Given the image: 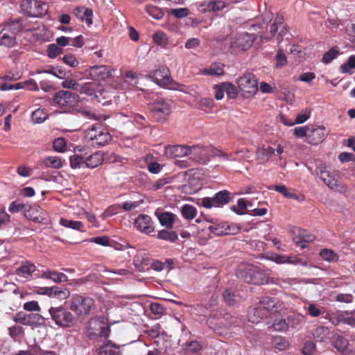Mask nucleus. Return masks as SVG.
I'll return each mask as SVG.
<instances>
[{
	"label": "nucleus",
	"mask_w": 355,
	"mask_h": 355,
	"mask_svg": "<svg viewBox=\"0 0 355 355\" xmlns=\"http://www.w3.org/2000/svg\"><path fill=\"white\" fill-rule=\"evenodd\" d=\"M60 224L64 227H69L73 230L83 231V224L80 221L62 218L60 220Z\"/></svg>",
	"instance_id": "nucleus-41"
},
{
	"label": "nucleus",
	"mask_w": 355,
	"mask_h": 355,
	"mask_svg": "<svg viewBox=\"0 0 355 355\" xmlns=\"http://www.w3.org/2000/svg\"><path fill=\"white\" fill-rule=\"evenodd\" d=\"M87 334L90 338H107L110 335V329L103 320L94 318L87 324Z\"/></svg>",
	"instance_id": "nucleus-9"
},
{
	"label": "nucleus",
	"mask_w": 355,
	"mask_h": 355,
	"mask_svg": "<svg viewBox=\"0 0 355 355\" xmlns=\"http://www.w3.org/2000/svg\"><path fill=\"white\" fill-rule=\"evenodd\" d=\"M181 214L185 219L192 220L196 216L197 209L191 205H184L181 207Z\"/></svg>",
	"instance_id": "nucleus-38"
},
{
	"label": "nucleus",
	"mask_w": 355,
	"mask_h": 355,
	"mask_svg": "<svg viewBox=\"0 0 355 355\" xmlns=\"http://www.w3.org/2000/svg\"><path fill=\"white\" fill-rule=\"evenodd\" d=\"M318 169L319 170L318 174L320 178L329 189L340 193H345L347 191V187L335 178L334 175L327 169L325 164H320Z\"/></svg>",
	"instance_id": "nucleus-8"
},
{
	"label": "nucleus",
	"mask_w": 355,
	"mask_h": 355,
	"mask_svg": "<svg viewBox=\"0 0 355 355\" xmlns=\"http://www.w3.org/2000/svg\"><path fill=\"white\" fill-rule=\"evenodd\" d=\"M302 353L304 355H315V345L314 343L311 341L306 342L303 347Z\"/></svg>",
	"instance_id": "nucleus-59"
},
{
	"label": "nucleus",
	"mask_w": 355,
	"mask_h": 355,
	"mask_svg": "<svg viewBox=\"0 0 355 355\" xmlns=\"http://www.w3.org/2000/svg\"><path fill=\"white\" fill-rule=\"evenodd\" d=\"M14 320L23 325L37 327L45 324V318L42 315L35 313H26L22 311L17 313Z\"/></svg>",
	"instance_id": "nucleus-12"
},
{
	"label": "nucleus",
	"mask_w": 355,
	"mask_h": 355,
	"mask_svg": "<svg viewBox=\"0 0 355 355\" xmlns=\"http://www.w3.org/2000/svg\"><path fill=\"white\" fill-rule=\"evenodd\" d=\"M21 30V24L18 20L5 23L0 30V46L11 49L17 44V35Z\"/></svg>",
	"instance_id": "nucleus-1"
},
{
	"label": "nucleus",
	"mask_w": 355,
	"mask_h": 355,
	"mask_svg": "<svg viewBox=\"0 0 355 355\" xmlns=\"http://www.w3.org/2000/svg\"><path fill=\"white\" fill-rule=\"evenodd\" d=\"M78 96L69 91L60 90L56 92L52 99L53 104L60 107H72L78 102Z\"/></svg>",
	"instance_id": "nucleus-10"
},
{
	"label": "nucleus",
	"mask_w": 355,
	"mask_h": 355,
	"mask_svg": "<svg viewBox=\"0 0 355 355\" xmlns=\"http://www.w3.org/2000/svg\"><path fill=\"white\" fill-rule=\"evenodd\" d=\"M48 117L47 114L43 109L38 108L32 112L31 119L34 123H42Z\"/></svg>",
	"instance_id": "nucleus-39"
},
{
	"label": "nucleus",
	"mask_w": 355,
	"mask_h": 355,
	"mask_svg": "<svg viewBox=\"0 0 355 355\" xmlns=\"http://www.w3.org/2000/svg\"><path fill=\"white\" fill-rule=\"evenodd\" d=\"M327 135L328 132L324 126L314 127L312 125L310 126L306 141L311 144H318L321 143Z\"/></svg>",
	"instance_id": "nucleus-17"
},
{
	"label": "nucleus",
	"mask_w": 355,
	"mask_h": 355,
	"mask_svg": "<svg viewBox=\"0 0 355 355\" xmlns=\"http://www.w3.org/2000/svg\"><path fill=\"white\" fill-rule=\"evenodd\" d=\"M207 8L209 10H220L225 8V3L219 0L212 1L207 4Z\"/></svg>",
	"instance_id": "nucleus-61"
},
{
	"label": "nucleus",
	"mask_w": 355,
	"mask_h": 355,
	"mask_svg": "<svg viewBox=\"0 0 355 355\" xmlns=\"http://www.w3.org/2000/svg\"><path fill=\"white\" fill-rule=\"evenodd\" d=\"M23 5L33 7V10L26 9V13L33 17L42 16L48 10V5L40 0H24Z\"/></svg>",
	"instance_id": "nucleus-16"
},
{
	"label": "nucleus",
	"mask_w": 355,
	"mask_h": 355,
	"mask_svg": "<svg viewBox=\"0 0 355 355\" xmlns=\"http://www.w3.org/2000/svg\"><path fill=\"white\" fill-rule=\"evenodd\" d=\"M237 84L245 98L254 95L258 91L257 81L253 74L243 75L238 80Z\"/></svg>",
	"instance_id": "nucleus-11"
},
{
	"label": "nucleus",
	"mask_w": 355,
	"mask_h": 355,
	"mask_svg": "<svg viewBox=\"0 0 355 355\" xmlns=\"http://www.w3.org/2000/svg\"><path fill=\"white\" fill-rule=\"evenodd\" d=\"M24 309L26 311L32 312V311H40L41 308L36 301H30L27 302L24 304Z\"/></svg>",
	"instance_id": "nucleus-62"
},
{
	"label": "nucleus",
	"mask_w": 355,
	"mask_h": 355,
	"mask_svg": "<svg viewBox=\"0 0 355 355\" xmlns=\"http://www.w3.org/2000/svg\"><path fill=\"white\" fill-rule=\"evenodd\" d=\"M309 130H310V126H309V125L297 127L294 129V135L296 137H307Z\"/></svg>",
	"instance_id": "nucleus-63"
},
{
	"label": "nucleus",
	"mask_w": 355,
	"mask_h": 355,
	"mask_svg": "<svg viewBox=\"0 0 355 355\" xmlns=\"http://www.w3.org/2000/svg\"><path fill=\"white\" fill-rule=\"evenodd\" d=\"M27 207L28 205L25 204L14 201L10 205L8 210L11 213H17L19 211H22L25 214Z\"/></svg>",
	"instance_id": "nucleus-47"
},
{
	"label": "nucleus",
	"mask_w": 355,
	"mask_h": 355,
	"mask_svg": "<svg viewBox=\"0 0 355 355\" xmlns=\"http://www.w3.org/2000/svg\"><path fill=\"white\" fill-rule=\"evenodd\" d=\"M329 332V329L327 327L319 326L313 330L312 335L317 341L322 342L328 337Z\"/></svg>",
	"instance_id": "nucleus-32"
},
{
	"label": "nucleus",
	"mask_w": 355,
	"mask_h": 355,
	"mask_svg": "<svg viewBox=\"0 0 355 355\" xmlns=\"http://www.w3.org/2000/svg\"><path fill=\"white\" fill-rule=\"evenodd\" d=\"M49 313L56 325L62 327H69L73 325L74 317L63 306H51L49 309Z\"/></svg>",
	"instance_id": "nucleus-5"
},
{
	"label": "nucleus",
	"mask_w": 355,
	"mask_h": 355,
	"mask_svg": "<svg viewBox=\"0 0 355 355\" xmlns=\"http://www.w3.org/2000/svg\"><path fill=\"white\" fill-rule=\"evenodd\" d=\"M254 42V37L247 33L239 34L232 42L233 47H238L242 50H246L252 46Z\"/></svg>",
	"instance_id": "nucleus-26"
},
{
	"label": "nucleus",
	"mask_w": 355,
	"mask_h": 355,
	"mask_svg": "<svg viewBox=\"0 0 355 355\" xmlns=\"http://www.w3.org/2000/svg\"><path fill=\"white\" fill-rule=\"evenodd\" d=\"M223 298L225 302L229 305H234L239 301V296L236 295L230 290H225L223 293Z\"/></svg>",
	"instance_id": "nucleus-44"
},
{
	"label": "nucleus",
	"mask_w": 355,
	"mask_h": 355,
	"mask_svg": "<svg viewBox=\"0 0 355 355\" xmlns=\"http://www.w3.org/2000/svg\"><path fill=\"white\" fill-rule=\"evenodd\" d=\"M62 87L66 89H71L79 92L80 85L73 79L65 80L62 83Z\"/></svg>",
	"instance_id": "nucleus-58"
},
{
	"label": "nucleus",
	"mask_w": 355,
	"mask_h": 355,
	"mask_svg": "<svg viewBox=\"0 0 355 355\" xmlns=\"http://www.w3.org/2000/svg\"><path fill=\"white\" fill-rule=\"evenodd\" d=\"M272 343L273 347L279 350H284L286 349L288 345V342L281 336L275 338Z\"/></svg>",
	"instance_id": "nucleus-54"
},
{
	"label": "nucleus",
	"mask_w": 355,
	"mask_h": 355,
	"mask_svg": "<svg viewBox=\"0 0 355 355\" xmlns=\"http://www.w3.org/2000/svg\"><path fill=\"white\" fill-rule=\"evenodd\" d=\"M173 108V102L171 100L158 98L151 104L150 109L154 117L161 121L171 114Z\"/></svg>",
	"instance_id": "nucleus-7"
},
{
	"label": "nucleus",
	"mask_w": 355,
	"mask_h": 355,
	"mask_svg": "<svg viewBox=\"0 0 355 355\" xmlns=\"http://www.w3.org/2000/svg\"><path fill=\"white\" fill-rule=\"evenodd\" d=\"M110 138V135L101 125H94L85 132V142L94 148L105 145Z\"/></svg>",
	"instance_id": "nucleus-2"
},
{
	"label": "nucleus",
	"mask_w": 355,
	"mask_h": 355,
	"mask_svg": "<svg viewBox=\"0 0 355 355\" xmlns=\"http://www.w3.org/2000/svg\"><path fill=\"white\" fill-rule=\"evenodd\" d=\"M155 215H157L159 221L162 226H164L168 229L173 228V224L177 218L175 214L171 212L166 211L160 214H157V213L155 212Z\"/></svg>",
	"instance_id": "nucleus-27"
},
{
	"label": "nucleus",
	"mask_w": 355,
	"mask_h": 355,
	"mask_svg": "<svg viewBox=\"0 0 355 355\" xmlns=\"http://www.w3.org/2000/svg\"><path fill=\"white\" fill-rule=\"evenodd\" d=\"M190 147L188 146L175 145L165 147L164 155L168 158H177L189 156Z\"/></svg>",
	"instance_id": "nucleus-18"
},
{
	"label": "nucleus",
	"mask_w": 355,
	"mask_h": 355,
	"mask_svg": "<svg viewBox=\"0 0 355 355\" xmlns=\"http://www.w3.org/2000/svg\"><path fill=\"white\" fill-rule=\"evenodd\" d=\"M272 327L274 330L278 331H287L289 327V324L286 322L284 319H279L272 324Z\"/></svg>",
	"instance_id": "nucleus-51"
},
{
	"label": "nucleus",
	"mask_w": 355,
	"mask_h": 355,
	"mask_svg": "<svg viewBox=\"0 0 355 355\" xmlns=\"http://www.w3.org/2000/svg\"><path fill=\"white\" fill-rule=\"evenodd\" d=\"M94 300L89 297L80 295H73L70 300V309L77 315H85L90 313Z\"/></svg>",
	"instance_id": "nucleus-6"
},
{
	"label": "nucleus",
	"mask_w": 355,
	"mask_h": 355,
	"mask_svg": "<svg viewBox=\"0 0 355 355\" xmlns=\"http://www.w3.org/2000/svg\"><path fill=\"white\" fill-rule=\"evenodd\" d=\"M307 313L311 317H318L321 315L322 311L320 307L315 304H309L307 306Z\"/></svg>",
	"instance_id": "nucleus-57"
},
{
	"label": "nucleus",
	"mask_w": 355,
	"mask_h": 355,
	"mask_svg": "<svg viewBox=\"0 0 355 355\" xmlns=\"http://www.w3.org/2000/svg\"><path fill=\"white\" fill-rule=\"evenodd\" d=\"M340 318L343 323L355 327V311L341 313Z\"/></svg>",
	"instance_id": "nucleus-46"
},
{
	"label": "nucleus",
	"mask_w": 355,
	"mask_h": 355,
	"mask_svg": "<svg viewBox=\"0 0 355 355\" xmlns=\"http://www.w3.org/2000/svg\"><path fill=\"white\" fill-rule=\"evenodd\" d=\"M150 309L151 312L157 317H160L165 312L164 306L157 302L151 303L150 305Z\"/></svg>",
	"instance_id": "nucleus-56"
},
{
	"label": "nucleus",
	"mask_w": 355,
	"mask_h": 355,
	"mask_svg": "<svg viewBox=\"0 0 355 355\" xmlns=\"http://www.w3.org/2000/svg\"><path fill=\"white\" fill-rule=\"evenodd\" d=\"M104 157L101 153H95L85 159V166L94 168L101 165Z\"/></svg>",
	"instance_id": "nucleus-31"
},
{
	"label": "nucleus",
	"mask_w": 355,
	"mask_h": 355,
	"mask_svg": "<svg viewBox=\"0 0 355 355\" xmlns=\"http://www.w3.org/2000/svg\"><path fill=\"white\" fill-rule=\"evenodd\" d=\"M231 200L230 193L227 190H223L216 193L212 198H204L202 199V205L207 209L213 207H221L229 203Z\"/></svg>",
	"instance_id": "nucleus-13"
},
{
	"label": "nucleus",
	"mask_w": 355,
	"mask_h": 355,
	"mask_svg": "<svg viewBox=\"0 0 355 355\" xmlns=\"http://www.w3.org/2000/svg\"><path fill=\"white\" fill-rule=\"evenodd\" d=\"M275 150L272 147L268 146V148H259L257 150V159L261 163L267 162L272 156L275 155Z\"/></svg>",
	"instance_id": "nucleus-29"
},
{
	"label": "nucleus",
	"mask_w": 355,
	"mask_h": 355,
	"mask_svg": "<svg viewBox=\"0 0 355 355\" xmlns=\"http://www.w3.org/2000/svg\"><path fill=\"white\" fill-rule=\"evenodd\" d=\"M293 241L302 248L306 247V243L313 241L315 236L304 230L298 229L294 232Z\"/></svg>",
	"instance_id": "nucleus-22"
},
{
	"label": "nucleus",
	"mask_w": 355,
	"mask_h": 355,
	"mask_svg": "<svg viewBox=\"0 0 355 355\" xmlns=\"http://www.w3.org/2000/svg\"><path fill=\"white\" fill-rule=\"evenodd\" d=\"M70 296V292L67 288H62L58 286H52L51 297H56L60 300H65Z\"/></svg>",
	"instance_id": "nucleus-36"
},
{
	"label": "nucleus",
	"mask_w": 355,
	"mask_h": 355,
	"mask_svg": "<svg viewBox=\"0 0 355 355\" xmlns=\"http://www.w3.org/2000/svg\"><path fill=\"white\" fill-rule=\"evenodd\" d=\"M121 208V207L119 205H114L109 207L102 214V215H101L102 218L103 220H105L108 217H110L116 214Z\"/></svg>",
	"instance_id": "nucleus-48"
},
{
	"label": "nucleus",
	"mask_w": 355,
	"mask_h": 355,
	"mask_svg": "<svg viewBox=\"0 0 355 355\" xmlns=\"http://www.w3.org/2000/svg\"><path fill=\"white\" fill-rule=\"evenodd\" d=\"M35 265L29 261H24L20 266L16 268L15 273L19 277L26 279H30L35 272Z\"/></svg>",
	"instance_id": "nucleus-23"
},
{
	"label": "nucleus",
	"mask_w": 355,
	"mask_h": 355,
	"mask_svg": "<svg viewBox=\"0 0 355 355\" xmlns=\"http://www.w3.org/2000/svg\"><path fill=\"white\" fill-rule=\"evenodd\" d=\"M223 67L224 65L221 63H214L209 67L205 69L203 73L210 76H221L224 73Z\"/></svg>",
	"instance_id": "nucleus-37"
},
{
	"label": "nucleus",
	"mask_w": 355,
	"mask_h": 355,
	"mask_svg": "<svg viewBox=\"0 0 355 355\" xmlns=\"http://www.w3.org/2000/svg\"><path fill=\"white\" fill-rule=\"evenodd\" d=\"M53 148L58 153H63L66 150L67 144L64 138L59 137L53 141Z\"/></svg>",
	"instance_id": "nucleus-53"
},
{
	"label": "nucleus",
	"mask_w": 355,
	"mask_h": 355,
	"mask_svg": "<svg viewBox=\"0 0 355 355\" xmlns=\"http://www.w3.org/2000/svg\"><path fill=\"white\" fill-rule=\"evenodd\" d=\"M157 238L171 243H174L178 240V234L174 231L162 230L158 232Z\"/></svg>",
	"instance_id": "nucleus-35"
},
{
	"label": "nucleus",
	"mask_w": 355,
	"mask_h": 355,
	"mask_svg": "<svg viewBox=\"0 0 355 355\" xmlns=\"http://www.w3.org/2000/svg\"><path fill=\"white\" fill-rule=\"evenodd\" d=\"M134 225L137 230L146 234H149L155 230L151 218L146 214L139 215L136 218Z\"/></svg>",
	"instance_id": "nucleus-15"
},
{
	"label": "nucleus",
	"mask_w": 355,
	"mask_h": 355,
	"mask_svg": "<svg viewBox=\"0 0 355 355\" xmlns=\"http://www.w3.org/2000/svg\"><path fill=\"white\" fill-rule=\"evenodd\" d=\"M153 40L158 44H162L166 42L167 37L166 34L162 31L156 32L153 34Z\"/></svg>",
	"instance_id": "nucleus-64"
},
{
	"label": "nucleus",
	"mask_w": 355,
	"mask_h": 355,
	"mask_svg": "<svg viewBox=\"0 0 355 355\" xmlns=\"http://www.w3.org/2000/svg\"><path fill=\"white\" fill-rule=\"evenodd\" d=\"M112 71L107 65H94L86 70L87 78L98 82L105 80L112 76Z\"/></svg>",
	"instance_id": "nucleus-14"
},
{
	"label": "nucleus",
	"mask_w": 355,
	"mask_h": 355,
	"mask_svg": "<svg viewBox=\"0 0 355 355\" xmlns=\"http://www.w3.org/2000/svg\"><path fill=\"white\" fill-rule=\"evenodd\" d=\"M222 87L223 89L227 94L228 98L234 99L236 98L238 96V92L236 87L230 83H223L222 84Z\"/></svg>",
	"instance_id": "nucleus-43"
},
{
	"label": "nucleus",
	"mask_w": 355,
	"mask_h": 355,
	"mask_svg": "<svg viewBox=\"0 0 355 355\" xmlns=\"http://www.w3.org/2000/svg\"><path fill=\"white\" fill-rule=\"evenodd\" d=\"M259 303L267 315L276 313L281 306L279 302L275 297H262Z\"/></svg>",
	"instance_id": "nucleus-24"
},
{
	"label": "nucleus",
	"mask_w": 355,
	"mask_h": 355,
	"mask_svg": "<svg viewBox=\"0 0 355 355\" xmlns=\"http://www.w3.org/2000/svg\"><path fill=\"white\" fill-rule=\"evenodd\" d=\"M62 60L66 64H67L71 67H76L79 64V62L76 58V57L71 54L65 55L63 57Z\"/></svg>",
	"instance_id": "nucleus-60"
},
{
	"label": "nucleus",
	"mask_w": 355,
	"mask_h": 355,
	"mask_svg": "<svg viewBox=\"0 0 355 355\" xmlns=\"http://www.w3.org/2000/svg\"><path fill=\"white\" fill-rule=\"evenodd\" d=\"M70 164L73 168H80L85 166V159L79 155H73L70 157Z\"/></svg>",
	"instance_id": "nucleus-42"
},
{
	"label": "nucleus",
	"mask_w": 355,
	"mask_h": 355,
	"mask_svg": "<svg viewBox=\"0 0 355 355\" xmlns=\"http://www.w3.org/2000/svg\"><path fill=\"white\" fill-rule=\"evenodd\" d=\"M320 255L322 259L329 262L338 261V255L331 250L323 249L320 251Z\"/></svg>",
	"instance_id": "nucleus-40"
},
{
	"label": "nucleus",
	"mask_w": 355,
	"mask_h": 355,
	"mask_svg": "<svg viewBox=\"0 0 355 355\" xmlns=\"http://www.w3.org/2000/svg\"><path fill=\"white\" fill-rule=\"evenodd\" d=\"M247 207V199L245 198H240L237 202V207L235 206L232 207V210L236 212L238 214H243L245 213V210Z\"/></svg>",
	"instance_id": "nucleus-49"
},
{
	"label": "nucleus",
	"mask_w": 355,
	"mask_h": 355,
	"mask_svg": "<svg viewBox=\"0 0 355 355\" xmlns=\"http://www.w3.org/2000/svg\"><path fill=\"white\" fill-rule=\"evenodd\" d=\"M349 68L355 69V55H351L348 58L347 64H343L340 66L342 73H351Z\"/></svg>",
	"instance_id": "nucleus-55"
},
{
	"label": "nucleus",
	"mask_w": 355,
	"mask_h": 355,
	"mask_svg": "<svg viewBox=\"0 0 355 355\" xmlns=\"http://www.w3.org/2000/svg\"><path fill=\"white\" fill-rule=\"evenodd\" d=\"M334 347L340 353L348 355L353 352L352 345L349 340L340 335H335L332 340Z\"/></svg>",
	"instance_id": "nucleus-20"
},
{
	"label": "nucleus",
	"mask_w": 355,
	"mask_h": 355,
	"mask_svg": "<svg viewBox=\"0 0 355 355\" xmlns=\"http://www.w3.org/2000/svg\"><path fill=\"white\" fill-rule=\"evenodd\" d=\"M267 317L268 315L263 310L260 303L249 311V320L253 323H258L260 320Z\"/></svg>",
	"instance_id": "nucleus-28"
},
{
	"label": "nucleus",
	"mask_w": 355,
	"mask_h": 355,
	"mask_svg": "<svg viewBox=\"0 0 355 355\" xmlns=\"http://www.w3.org/2000/svg\"><path fill=\"white\" fill-rule=\"evenodd\" d=\"M62 53V49L58 44H51L49 45L47 55L50 58H55Z\"/></svg>",
	"instance_id": "nucleus-52"
},
{
	"label": "nucleus",
	"mask_w": 355,
	"mask_h": 355,
	"mask_svg": "<svg viewBox=\"0 0 355 355\" xmlns=\"http://www.w3.org/2000/svg\"><path fill=\"white\" fill-rule=\"evenodd\" d=\"M210 156H226L220 150L210 147L193 146L190 147L189 158L200 164H207Z\"/></svg>",
	"instance_id": "nucleus-3"
},
{
	"label": "nucleus",
	"mask_w": 355,
	"mask_h": 355,
	"mask_svg": "<svg viewBox=\"0 0 355 355\" xmlns=\"http://www.w3.org/2000/svg\"><path fill=\"white\" fill-rule=\"evenodd\" d=\"M146 11L153 18L160 19L163 17V12L157 7L153 6H146Z\"/></svg>",
	"instance_id": "nucleus-50"
},
{
	"label": "nucleus",
	"mask_w": 355,
	"mask_h": 355,
	"mask_svg": "<svg viewBox=\"0 0 355 355\" xmlns=\"http://www.w3.org/2000/svg\"><path fill=\"white\" fill-rule=\"evenodd\" d=\"M98 355H121L119 348L113 344L107 343L103 345L98 352Z\"/></svg>",
	"instance_id": "nucleus-34"
},
{
	"label": "nucleus",
	"mask_w": 355,
	"mask_h": 355,
	"mask_svg": "<svg viewBox=\"0 0 355 355\" xmlns=\"http://www.w3.org/2000/svg\"><path fill=\"white\" fill-rule=\"evenodd\" d=\"M41 277L51 279L55 283L65 282L68 280V277L65 274L51 270L44 272L41 275Z\"/></svg>",
	"instance_id": "nucleus-30"
},
{
	"label": "nucleus",
	"mask_w": 355,
	"mask_h": 355,
	"mask_svg": "<svg viewBox=\"0 0 355 355\" xmlns=\"http://www.w3.org/2000/svg\"><path fill=\"white\" fill-rule=\"evenodd\" d=\"M79 92L95 99H98L102 94L99 84L96 82L85 83L80 86Z\"/></svg>",
	"instance_id": "nucleus-21"
},
{
	"label": "nucleus",
	"mask_w": 355,
	"mask_h": 355,
	"mask_svg": "<svg viewBox=\"0 0 355 355\" xmlns=\"http://www.w3.org/2000/svg\"><path fill=\"white\" fill-rule=\"evenodd\" d=\"M237 277L249 284H266L269 283L268 279L264 274L253 266H247L243 269H240L237 272Z\"/></svg>",
	"instance_id": "nucleus-4"
},
{
	"label": "nucleus",
	"mask_w": 355,
	"mask_h": 355,
	"mask_svg": "<svg viewBox=\"0 0 355 355\" xmlns=\"http://www.w3.org/2000/svg\"><path fill=\"white\" fill-rule=\"evenodd\" d=\"M24 216L37 223H45L47 220L46 211L37 206L31 207L28 205Z\"/></svg>",
	"instance_id": "nucleus-19"
},
{
	"label": "nucleus",
	"mask_w": 355,
	"mask_h": 355,
	"mask_svg": "<svg viewBox=\"0 0 355 355\" xmlns=\"http://www.w3.org/2000/svg\"><path fill=\"white\" fill-rule=\"evenodd\" d=\"M153 80L159 86H166L171 81L169 70L167 67H160L156 70L152 76Z\"/></svg>",
	"instance_id": "nucleus-25"
},
{
	"label": "nucleus",
	"mask_w": 355,
	"mask_h": 355,
	"mask_svg": "<svg viewBox=\"0 0 355 355\" xmlns=\"http://www.w3.org/2000/svg\"><path fill=\"white\" fill-rule=\"evenodd\" d=\"M43 163L46 167L58 169L62 166L61 159L56 156H48L44 157Z\"/></svg>",
	"instance_id": "nucleus-33"
},
{
	"label": "nucleus",
	"mask_w": 355,
	"mask_h": 355,
	"mask_svg": "<svg viewBox=\"0 0 355 355\" xmlns=\"http://www.w3.org/2000/svg\"><path fill=\"white\" fill-rule=\"evenodd\" d=\"M339 53V49L338 47H332L327 53H324L322 61L324 63L328 64L335 59Z\"/></svg>",
	"instance_id": "nucleus-45"
}]
</instances>
